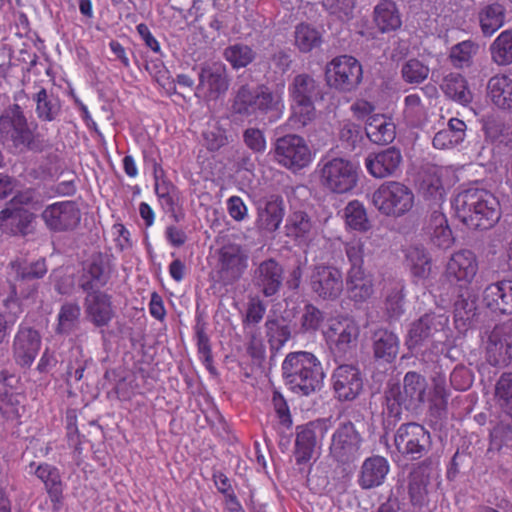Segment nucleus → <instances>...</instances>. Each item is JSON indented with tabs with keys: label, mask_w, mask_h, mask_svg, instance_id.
I'll use <instances>...</instances> for the list:
<instances>
[{
	"label": "nucleus",
	"mask_w": 512,
	"mask_h": 512,
	"mask_svg": "<svg viewBox=\"0 0 512 512\" xmlns=\"http://www.w3.org/2000/svg\"><path fill=\"white\" fill-rule=\"evenodd\" d=\"M427 381L423 375L408 371L402 383H388L383 393L382 429L393 431L402 419L403 411L417 412L425 402Z\"/></svg>",
	"instance_id": "1"
},
{
	"label": "nucleus",
	"mask_w": 512,
	"mask_h": 512,
	"mask_svg": "<svg viewBox=\"0 0 512 512\" xmlns=\"http://www.w3.org/2000/svg\"><path fill=\"white\" fill-rule=\"evenodd\" d=\"M457 219L472 230H489L501 218L498 198L483 188H468L459 192L452 201Z\"/></svg>",
	"instance_id": "2"
},
{
	"label": "nucleus",
	"mask_w": 512,
	"mask_h": 512,
	"mask_svg": "<svg viewBox=\"0 0 512 512\" xmlns=\"http://www.w3.org/2000/svg\"><path fill=\"white\" fill-rule=\"evenodd\" d=\"M0 141L14 154L41 153L50 146L18 104L8 106L0 114Z\"/></svg>",
	"instance_id": "3"
},
{
	"label": "nucleus",
	"mask_w": 512,
	"mask_h": 512,
	"mask_svg": "<svg viewBox=\"0 0 512 512\" xmlns=\"http://www.w3.org/2000/svg\"><path fill=\"white\" fill-rule=\"evenodd\" d=\"M284 110L280 93L273 91L266 84L252 87L241 85L231 99L230 113L234 119L268 116L270 123L278 121Z\"/></svg>",
	"instance_id": "4"
},
{
	"label": "nucleus",
	"mask_w": 512,
	"mask_h": 512,
	"mask_svg": "<svg viewBox=\"0 0 512 512\" xmlns=\"http://www.w3.org/2000/svg\"><path fill=\"white\" fill-rule=\"evenodd\" d=\"M282 377L286 386L299 396H310L321 390L325 373L318 358L311 352L296 351L282 362Z\"/></svg>",
	"instance_id": "5"
},
{
	"label": "nucleus",
	"mask_w": 512,
	"mask_h": 512,
	"mask_svg": "<svg viewBox=\"0 0 512 512\" xmlns=\"http://www.w3.org/2000/svg\"><path fill=\"white\" fill-rule=\"evenodd\" d=\"M290 121L299 127L312 123L317 116L315 104L324 99L321 83L308 73L296 74L288 85Z\"/></svg>",
	"instance_id": "6"
},
{
	"label": "nucleus",
	"mask_w": 512,
	"mask_h": 512,
	"mask_svg": "<svg viewBox=\"0 0 512 512\" xmlns=\"http://www.w3.org/2000/svg\"><path fill=\"white\" fill-rule=\"evenodd\" d=\"M320 183L335 194L351 192L359 181V167L342 157H324L318 163Z\"/></svg>",
	"instance_id": "7"
},
{
	"label": "nucleus",
	"mask_w": 512,
	"mask_h": 512,
	"mask_svg": "<svg viewBox=\"0 0 512 512\" xmlns=\"http://www.w3.org/2000/svg\"><path fill=\"white\" fill-rule=\"evenodd\" d=\"M364 442L363 432L354 422L341 421L331 435L329 456L341 465L353 463L361 455Z\"/></svg>",
	"instance_id": "8"
},
{
	"label": "nucleus",
	"mask_w": 512,
	"mask_h": 512,
	"mask_svg": "<svg viewBox=\"0 0 512 512\" xmlns=\"http://www.w3.org/2000/svg\"><path fill=\"white\" fill-rule=\"evenodd\" d=\"M326 84L340 93H351L358 89L363 80L361 63L351 55L334 57L325 66Z\"/></svg>",
	"instance_id": "9"
},
{
	"label": "nucleus",
	"mask_w": 512,
	"mask_h": 512,
	"mask_svg": "<svg viewBox=\"0 0 512 512\" xmlns=\"http://www.w3.org/2000/svg\"><path fill=\"white\" fill-rule=\"evenodd\" d=\"M372 202L383 215L400 217L412 209L414 194L401 182L387 181L374 191Z\"/></svg>",
	"instance_id": "10"
},
{
	"label": "nucleus",
	"mask_w": 512,
	"mask_h": 512,
	"mask_svg": "<svg viewBox=\"0 0 512 512\" xmlns=\"http://www.w3.org/2000/svg\"><path fill=\"white\" fill-rule=\"evenodd\" d=\"M396 450L408 460L423 458L432 448L430 432L417 422L401 424L394 434Z\"/></svg>",
	"instance_id": "11"
},
{
	"label": "nucleus",
	"mask_w": 512,
	"mask_h": 512,
	"mask_svg": "<svg viewBox=\"0 0 512 512\" xmlns=\"http://www.w3.org/2000/svg\"><path fill=\"white\" fill-rule=\"evenodd\" d=\"M114 270L112 255L105 252L93 253L82 263L77 276V286L83 293L101 292L109 283Z\"/></svg>",
	"instance_id": "12"
},
{
	"label": "nucleus",
	"mask_w": 512,
	"mask_h": 512,
	"mask_svg": "<svg viewBox=\"0 0 512 512\" xmlns=\"http://www.w3.org/2000/svg\"><path fill=\"white\" fill-rule=\"evenodd\" d=\"M449 318L445 314L425 313L409 324L405 345L410 352L421 349L424 345L436 341L445 335Z\"/></svg>",
	"instance_id": "13"
},
{
	"label": "nucleus",
	"mask_w": 512,
	"mask_h": 512,
	"mask_svg": "<svg viewBox=\"0 0 512 512\" xmlns=\"http://www.w3.org/2000/svg\"><path fill=\"white\" fill-rule=\"evenodd\" d=\"M273 152L276 162L293 172L307 167L312 161V153L306 140L297 134L277 138Z\"/></svg>",
	"instance_id": "14"
},
{
	"label": "nucleus",
	"mask_w": 512,
	"mask_h": 512,
	"mask_svg": "<svg viewBox=\"0 0 512 512\" xmlns=\"http://www.w3.org/2000/svg\"><path fill=\"white\" fill-rule=\"evenodd\" d=\"M331 426L330 418H319L296 426L294 455L298 465L308 463Z\"/></svg>",
	"instance_id": "15"
},
{
	"label": "nucleus",
	"mask_w": 512,
	"mask_h": 512,
	"mask_svg": "<svg viewBox=\"0 0 512 512\" xmlns=\"http://www.w3.org/2000/svg\"><path fill=\"white\" fill-rule=\"evenodd\" d=\"M230 77L226 66L221 63L205 64L198 72V84L195 96L205 102L217 101L223 97L230 86Z\"/></svg>",
	"instance_id": "16"
},
{
	"label": "nucleus",
	"mask_w": 512,
	"mask_h": 512,
	"mask_svg": "<svg viewBox=\"0 0 512 512\" xmlns=\"http://www.w3.org/2000/svg\"><path fill=\"white\" fill-rule=\"evenodd\" d=\"M311 291L324 301L337 300L344 288L342 271L329 264H316L309 276Z\"/></svg>",
	"instance_id": "17"
},
{
	"label": "nucleus",
	"mask_w": 512,
	"mask_h": 512,
	"mask_svg": "<svg viewBox=\"0 0 512 512\" xmlns=\"http://www.w3.org/2000/svg\"><path fill=\"white\" fill-rule=\"evenodd\" d=\"M14 197L0 211V229L13 236H27L35 230L36 215Z\"/></svg>",
	"instance_id": "18"
},
{
	"label": "nucleus",
	"mask_w": 512,
	"mask_h": 512,
	"mask_svg": "<svg viewBox=\"0 0 512 512\" xmlns=\"http://www.w3.org/2000/svg\"><path fill=\"white\" fill-rule=\"evenodd\" d=\"M48 230L67 232L74 230L80 223L81 212L74 201H59L48 205L41 213Z\"/></svg>",
	"instance_id": "19"
},
{
	"label": "nucleus",
	"mask_w": 512,
	"mask_h": 512,
	"mask_svg": "<svg viewBox=\"0 0 512 512\" xmlns=\"http://www.w3.org/2000/svg\"><path fill=\"white\" fill-rule=\"evenodd\" d=\"M335 397L339 401H353L363 390V378L359 368L352 364H340L331 376Z\"/></svg>",
	"instance_id": "20"
},
{
	"label": "nucleus",
	"mask_w": 512,
	"mask_h": 512,
	"mask_svg": "<svg viewBox=\"0 0 512 512\" xmlns=\"http://www.w3.org/2000/svg\"><path fill=\"white\" fill-rule=\"evenodd\" d=\"M476 254L468 249L459 250L449 258L443 276L451 284L468 285L478 272Z\"/></svg>",
	"instance_id": "21"
},
{
	"label": "nucleus",
	"mask_w": 512,
	"mask_h": 512,
	"mask_svg": "<svg viewBox=\"0 0 512 512\" xmlns=\"http://www.w3.org/2000/svg\"><path fill=\"white\" fill-rule=\"evenodd\" d=\"M248 266V256L237 244L223 246L219 250V278L224 285L238 281Z\"/></svg>",
	"instance_id": "22"
},
{
	"label": "nucleus",
	"mask_w": 512,
	"mask_h": 512,
	"mask_svg": "<svg viewBox=\"0 0 512 512\" xmlns=\"http://www.w3.org/2000/svg\"><path fill=\"white\" fill-rule=\"evenodd\" d=\"M252 281L265 297H273L283 286L284 268L274 258L265 259L254 269Z\"/></svg>",
	"instance_id": "23"
},
{
	"label": "nucleus",
	"mask_w": 512,
	"mask_h": 512,
	"mask_svg": "<svg viewBox=\"0 0 512 512\" xmlns=\"http://www.w3.org/2000/svg\"><path fill=\"white\" fill-rule=\"evenodd\" d=\"M403 162L402 153L395 146L370 153L365 159L367 171L374 178L393 177L400 173Z\"/></svg>",
	"instance_id": "24"
},
{
	"label": "nucleus",
	"mask_w": 512,
	"mask_h": 512,
	"mask_svg": "<svg viewBox=\"0 0 512 512\" xmlns=\"http://www.w3.org/2000/svg\"><path fill=\"white\" fill-rule=\"evenodd\" d=\"M256 227L260 231L275 232L283 221L285 214L284 200L280 195L272 194L256 201Z\"/></svg>",
	"instance_id": "25"
},
{
	"label": "nucleus",
	"mask_w": 512,
	"mask_h": 512,
	"mask_svg": "<svg viewBox=\"0 0 512 512\" xmlns=\"http://www.w3.org/2000/svg\"><path fill=\"white\" fill-rule=\"evenodd\" d=\"M12 269L15 271V280L19 287L27 285V290L21 291L25 298L34 295L39 287L38 280L42 279L48 271L45 258H39L35 261L16 260L11 263Z\"/></svg>",
	"instance_id": "26"
},
{
	"label": "nucleus",
	"mask_w": 512,
	"mask_h": 512,
	"mask_svg": "<svg viewBox=\"0 0 512 512\" xmlns=\"http://www.w3.org/2000/svg\"><path fill=\"white\" fill-rule=\"evenodd\" d=\"M41 347L39 332L28 326L20 325L13 341V355L17 364L30 367Z\"/></svg>",
	"instance_id": "27"
},
{
	"label": "nucleus",
	"mask_w": 512,
	"mask_h": 512,
	"mask_svg": "<svg viewBox=\"0 0 512 512\" xmlns=\"http://www.w3.org/2000/svg\"><path fill=\"white\" fill-rule=\"evenodd\" d=\"M486 360L495 367L508 366L512 361V336L499 324L488 334L486 342Z\"/></svg>",
	"instance_id": "28"
},
{
	"label": "nucleus",
	"mask_w": 512,
	"mask_h": 512,
	"mask_svg": "<svg viewBox=\"0 0 512 512\" xmlns=\"http://www.w3.org/2000/svg\"><path fill=\"white\" fill-rule=\"evenodd\" d=\"M483 303L496 315H512V280L503 279L487 285L483 291Z\"/></svg>",
	"instance_id": "29"
},
{
	"label": "nucleus",
	"mask_w": 512,
	"mask_h": 512,
	"mask_svg": "<svg viewBox=\"0 0 512 512\" xmlns=\"http://www.w3.org/2000/svg\"><path fill=\"white\" fill-rule=\"evenodd\" d=\"M390 470L388 460L379 455L366 458L360 468L357 483L364 490L381 486Z\"/></svg>",
	"instance_id": "30"
},
{
	"label": "nucleus",
	"mask_w": 512,
	"mask_h": 512,
	"mask_svg": "<svg viewBox=\"0 0 512 512\" xmlns=\"http://www.w3.org/2000/svg\"><path fill=\"white\" fill-rule=\"evenodd\" d=\"M345 283L348 298L355 304L367 302L374 294L373 275L365 269L347 271Z\"/></svg>",
	"instance_id": "31"
},
{
	"label": "nucleus",
	"mask_w": 512,
	"mask_h": 512,
	"mask_svg": "<svg viewBox=\"0 0 512 512\" xmlns=\"http://www.w3.org/2000/svg\"><path fill=\"white\" fill-rule=\"evenodd\" d=\"M35 475L44 483L45 490L52 503V510L59 512L63 506L64 483L58 468L47 463L40 464Z\"/></svg>",
	"instance_id": "32"
},
{
	"label": "nucleus",
	"mask_w": 512,
	"mask_h": 512,
	"mask_svg": "<svg viewBox=\"0 0 512 512\" xmlns=\"http://www.w3.org/2000/svg\"><path fill=\"white\" fill-rule=\"evenodd\" d=\"M359 328L349 321L342 326L336 338L331 340L330 350L336 362H344L351 359L357 347Z\"/></svg>",
	"instance_id": "33"
},
{
	"label": "nucleus",
	"mask_w": 512,
	"mask_h": 512,
	"mask_svg": "<svg viewBox=\"0 0 512 512\" xmlns=\"http://www.w3.org/2000/svg\"><path fill=\"white\" fill-rule=\"evenodd\" d=\"M405 289L403 280L388 281L384 287V311L390 323L398 321L405 313Z\"/></svg>",
	"instance_id": "34"
},
{
	"label": "nucleus",
	"mask_w": 512,
	"mask_h": 512,
	"mask_svg": "<svg viewBox=\"0 0 512 512\" xmlns=\"http://www.w3.org/2000/svg\"><path fill=\"white\" fill-rule=\"evenodd\" d=\"M374 358L382 363H392L399 352L400 341L396 333L386 328L375 330L371 336Z\"/></svg>",
	"instance_id": "35"
},
{
	"label": "nucleus",
	"mask_w": 512,
	"mask_h": 512,
	"mask_svg": "<svg viewBox=\"0 0 512 512\" xmlns=\"http://www.w3.org/2000/svg\"><path fill=\"white\" fill-rule=\"evenodd\" d=\"M506 15V6L499 1L481 5L477 12V20L483 36L491 37L502 28L506 22Z\"/></svg>",
	"instance_id": "36"
},
{
	"label": "nucleus",
	"mask_w": 512,
	"mask_h": 512,
	"mask_svg": "<svg viewBox=\"0 0 512 512\" xmlns=\"http://www.w3.org/2000/svg\"><path fill=\"white\" fill-rule=\"evenodd\" d=\"M372 17L382 34L395 32L402 26L401 13L393 0H380L373 9Z\"/></svg>",
	"instance_id": "37"
},
{
	"label": "nucleus",
	"mask_w": 512,
	"mask_h": 512,
	"mask_svg": "<svg viewBox=\"0 0 512 512\" xmlns=\"http://www.w3.org/2000/svg\"><path fill=\"white\" fill-rule=\"evenodd\" d=\"M419 193L427 208H441L446 198V191L441 176L436 168L427 171L419 185Z\"/></svg>",
	"instance_id": "38"
},
{
	"label": "nucleus",
	"mask_w": 512,
	"mask_h": 512,
	"mask_svg": "<svg viewBox=\"0 0 512 512\" xmlns=\"http://www.w3.org/2000/svg\"><path fill=\"white\" fill-rule=\"evenodd\" d=\"M86 313L97 327L106 326L113 316L110 297L103 291L87 293L85 296Z\"/></svg>",
	"instance_id": "39"
},
{
	"label": "nucleus",
	"mask_w": 512,
	"mask_h": 512,
	"mask_svg": "<svg viewBox=\"0 0 512 512\" xmlns=\"http://www.w3.org/2000/svg\"><path fill=\"white\" fill-rule=\"evenodd\" d=\"M365 134L372 143L387 145L395 139L396 127L385 115L373 114L366 120Z\"/></svg>",
	"instance_id": "40"
},
{
	"label": "nucleus",
	"mask_w": 512,
	"mask_h": 512,
	"mask_svg": "<svg viewBox=\"0 0 512 512\" xmlns=\"http://www.w3.org/2000/svg\"><path fill=\"white\" fill-rule=\"evenodd\" d=\"M487 95L499 109L512 112V77L505 74L491 77L487 83Z\"/></svg>",
	"instance_id": "41"
},
{
	"label": "nucleus",
	"mask_w": 512,
	"mask_h": 512,
	"mask_svg": "<svg viewBox=\"0 0 512 512\" xmlns=\"http://www.w3.org/2000/svg\"><path fill=\"white\" fill-rule=\"evenodd\" d=\"M405 261L414 283L426 280L431 273V257L423 245H411L405 250Z\"/></svg>",
	"instance_id": "42"
},
{
	"label": "nucleus",
	"mask_w": 512,
	"mask_h": 512,
	"mask_svg": "<svg viewBox=\"0 0 512 512\" xmlns=\"http://www.w3.org/2000/svg\"><path fill=\"white\" fill-rule=\"evenodd\" d=\"M266 337L273 355L270 361L274 359V353L278 352L287 341L292 337V324L284 317L267 319L265 322Z\"/></svg>",
	"instance_id": "43"
},
{
	"label": "nucleus",
	"mask_w": 512,
	"mask_h": 512,
	"mask_svg": "<svg viewBox=\"0 0 512 512\" xmlns=\"http://www.w3.org/2000/svg\"><path fill=\"white\" fill-rule=\"evenodd\" d=\"M365 127L346 120L340 123L338 140L343 149L350 152H361L366 145Z\"/></svg>",
	"instance_id": "44"
},
{
	"label": "nucleus",
	"mask_w": 512,
	"mask_h": 512,
	"mask_svg": "<svg viewBox=\"0 0 512 512\" xmlns=\"http://www.w3.org/2000/svg\"><path fill=\"white\" fill-rule=\"evenodd\" d=\"M477 297L471 291L459 294L454 303V319L457 327H472L477 317Z\"/></svg>",
	"instance_id": "45"
},
{
	"label": "nucleus",
	"mask_w": 512,
	"mask_h": 512,
	"mask_svg": "<svg viewBox=\"0 0 512 512\" xmlns=\"http://www.w3.org/2000/svg\"><path fill=\"white\" fill-rule=\"evenodd\" d=\"M467 126L459 118H451L447 128L438 131L433 138V146L437 149L451 148L462 143L466 137Z\"/></svg>",
	"instance_id": "46"
},
{
	"label": "nucleus",
	"mask_w": 512,
	"mask_h": 512,
	"mask_svg": "<svg viewBox=\"0 0 512 512\" xmlns=\"http://www.w3.org/2000/svg\"><path fill=\"white\" fill-rule=\"evenodd\" d=\"M441 89L444 94L455 102L468 105L472 102L473 95L466 79L459 73H449L443 79Z\"/></svg>",
	"instance_id": "47"
},
{
	"label": "nucleus",
	"mask_w": 512,
	"mask_h": 512,
	"mask_svg": "<svg viewBox=\"0 0 512 512\" xmlns=\"http://www.w3.org/2000/svg\"><path fill=\"white\" fill-rule=\"evenodd\" d=\"M32 99L36 103L35 112L40 121L52 122L60 115L61 102L59 98L45 88H41L35 93Z\"/></svg>",
	"instance_id": "48"
},
{
	"label": "nucleus",
	"mask_w": 512,
	"mask_h": 512,
	"mask_svg": "<svg viewBox=\"0 0 512 512\" xmlns=\"http://www.w3.org/2000/svg\"><path fill=\"white\" fill-rule=\"evenodd\" d=\"M315 222L305 211L292 212L286 221V234L300 241H307L311 238Z\"/></svg>",
	"instance_id": "49"
},
{
	"label": "nucleus",
	"mask_w": 512,
	"mask_h": 512,
	"mask_svg": "<svg viewBox=\"0 0 512 512\" xmlns=\"http://www.w3.org/2000/svg\"><path fill=\"white\" fill-rule=\"evenodd\" d=\"M322 43L321 33L312 25L300 23L294 30V45L301 53H309L320 47Z\"/></svg>",
	"instance_id": "50"
},
{
	"label": "nucleus",
	"mask_w": 512,
	"mask_h": 512,
	"mask_svg": "<svg viewBox=\"0 0 512 512\" xmlns=\"http://www.w3.org/2000/svg\"><path fill=\"white\" fill-rule=\"evenodd\" d=\"M81 309L77 303L65 302L58 313L56 333L69 335L74 332L80 324Z\"/></svg>",
	"instance_id": "51"
},
{
	"label": "nucleus",
	"mask_w": 512,
	"mask_h": 512,
	"mask_svg": "<svg viewBox=\"0 0 512 512\" xmlns=\"http://www.w3.org/2000/svg\"><path fill=\"white\" fill-rule=\"evenodd\" d=\"M491 58L497 65L512 63V30L501 32L490 45Z\"/></svg>",
	"instance_id": "52"
},
{
	"label": "nucleus",
	"mask_w": 512,
	"mask_h": 512,
	"mask_svg": "<svg viewBox=\"0 0 512 512\" xmlns=\"http://www.w3.org/2000/svg\"><path fill=\"white\" fill-rule=\"evenodd\" d=\"M400 74L406 84L418 86L428 79L430 68L418 58H410L401 64Z\"/></svg>",
	"instance_id": "53"
},
{
	"label": "nucleus",
	"mask_w": 512,
	"mask_h": 512,
	"mask_svg": "<svg viewBox=\"0 0 512 512\" xmlns=\"http://www.w3.org/2000/svg\"><path fill=\"white\" fill-rule=\"evenodd\" d=\"M224 58L234 69L247 67L256 58V52L248 45L236 43L224 49Z\"/></svg>",
	"instance_id": "54"
},
{
	"label": "nucleus",
	"mask_w": 512,
	"mask_h": 512,
	"mask_svg": "<svg viewBox=\"0 0 512 512\" xmlns=\"http://www.w3.org/2000/svg\"><path fill=\"white\" fill-rule=\"evenodd\" d=\"M477 49L478 46L473 41H462L451 47L449 59L455 68L469 67Z\"/></svg>",
	"instance_id": "55"
},
{
	"label": "nucleus",
	"mask_w": 512,
	"mask_h": 512,
	"mask_svg": "<svg viewBox=\"0 0 512 512\" xmlns=\"http://www.w3.org/2000/svg\"><path fill=\"white\" fill-rule=\"evenodd\" d=\"M345 218L347 225L357 231H367L371 225L366 210L358 200L350 201L345 207Z\"/></svg>",
	"instance_id": "56"
},
{
	"label": "nucleus",
	"mask_w": 512,
	"mask_h": 512,
	"mask_svg": "<svg viewBox=\"0 0 512 512\" xmlns=\"http://www.w3.org/2000/svg\"><path fill=\"white\" fill-rule=\"evenodd\" d=\"M495 398L503 411L512 417V372H504L496 381Z\"/></svg>",
	"instance_id": "57"
},
{
	"label": "nucleus",
	"mask_w": 512,
	"mask_h": 512,
	"mask_svg": "<svg viewBox=\"0 0 512 512\" xmlns=\"http://www.w3.org/2000/svg\"><path fill=\"white\" fill-rule=\"evenodd\" d=\"M429 477L418 471L409 476L408 493L413 506H422L428 494Z\"/></svg>",
	"instance_id": "58"
},
{
	"label": "nucleus",
	"mask_w": 512,
	"mask_h": 512,
	"mask_svg": "<svg viewBox=\"0 0 512 512\" xmlns=\"http://www.w3.org/2000/svg\"><path fill=\"white\" fill-rule=\"evenodd\" d=\"M322 6L329 15L346 23L354 18L356 0H322Z\"/></svg>",
	"instance_id": "59"
},
{
	"label": "nucleus",
	"mask_w": 512,
	"mask_h": 512,
	"mask_svg": "<svg viewBox=\"0 0 512 512\" xmlns=\"http://www.w3.org/2000/svg\"><path fill=\"white\" fill-rule=\"evenodd\" d=\"M324 321V313L313 304H306L301 316V331L312 333L317 331Z\"/></svg>",
	"instance_id": "60"
},
{
	"label": "nucleus",
	"mask_w": 512,
	"mask_h": 512,
	"mask_svg": "<svg viewBox=\"0 0 512 512\" xmlns=\"http://www.w3.org/2000/svg\"><path fill=\"white\" fill-rule=\"evenodd\" d=\"M345 253L350 263L348 271L364 269L365 242L361 239H353L345 244Z\"/></svg>",
	"instance_id": "61"
},
{
	"label": "nucleus",
	"mask_w": 512,
	"mask_h": 512,
	"mask_svg": "<svg viewBox=\"0 0 512 512\" xmlns=\"http://www.w3.org/2000/svg\"><path fill=\"white\" fill-rule=\"evenodd\" d=\"M206 323L200 316L196 318L195 335L197 339L198 353L209 362L210 356H212L211 344L209 337L206 333Z\"/></svg>",
	"instance_id": "62"
},
{
	"label": "nucleus",
	"mask_w": 512,
	"mask_h": 512,
	"mask_svg": "<svg viewBox=\"0 0 512 512\" xmlns=\"http://www.w3.org/2000/svg\"><path fill=\"white\" fill-rule=\"evenodd\" d=\"M243 142L254 153L262 154L266 150V138L262 130L250 127L243 132Z\"/></svg>",
	"instance_id": "63"
},
{
	"label": "nucleus",
	"mask_w": 512,
	"mask_h": 512,
	"mask_svg": "<svg viewBox=\"0 0 512 512\" xmlns=\"http://www.w3.org/2000/svg\"><path fill=\"white\" fill-rule=\"evenodd\" d=\"M450 383L458 391H465L473 383V374L463 365H457L450 374Z\"/></svg>",
	"instance_id": "64"
}]
</instances>
